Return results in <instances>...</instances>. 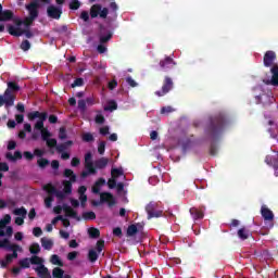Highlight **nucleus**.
<instances>
[{"mask_svg": "<svg viewBox=\"0 0 278 278\" xmlns=\"http://www.w3.org/2000/svg\"><path fill=\"white\" fill-rule=\"evenodd\" d=\"M227 125H229V119L225 113H217L208 118L204 127V136L207 140H212L210 155H217L218 147H216V140L220 138Z\"/></svg>", "mask_w": 278, "mask_h": 278, "instance_id": "f257e3e1", "label": "nucleus"}, {"mask_svg": "<svg viewBox=\"0 0 278 278\" xmlns=\"http://www.w3.org/2000/svg\"><path fill=\"white\" fill-rule=\"evenodd\" d=\"M110 164V160L108 157H100L92 162V152H87L85 154V168L86 170L81 172L80 177L86 179V177L90 175H97V168L99 170H103Z\"/></svg>", "mask_w": 278, "mask_h": 278, "instance_id": "f03ea898", "label": "nucleus"}, {"mask_svg": "<svg viewBox=\"0 0 278 278\" xmlns=\"http://www.w3.org/2000/svg\"><path fill=\"white\" fill-rule=\"evenodd\" d=\"M8 88L5 89L3 96H0V108H12L14 101H16V92L21 90V86L16 81H9L7 84Z\"/></svg>", "mask_w": 278, "mask_h": 278, "instance_id": "7ed1b4c3", "label": "nucleus"}, {"mask_svg": "<svg viewBox=\"0 0 278 278\" xmlns=\"http://www.w3.org/2000/svg\"><path fill=\"white\" fill-rule=\"evenodd\" d=\"M40 3H46L47 5H49V3H51V0H33L30 3L25 5V9L28 12V16H30L31 18H37L38 15L40 14V12L38 10H40Z\"/></svg>", "mask_w": 278, "mask_h": 278, "instance_id": "20e7f679", "label": "nucleus"}, {"mask_svg": "<svg viewBox=\"0 0 278 278\" xmlns=\"http://www.w3.org/2000/svg\"><path fill=\"white\" fill-rule=\"evenodd\" d=\"M261 216L264 218L267 229L275 227V213H273L268 206L263 205L261 207Z\"/></svg>", "mask_w": 278, "mask_h": 278, "instance_id": "39448f33", "label": "nucleus"}, {"mask_svg": "<svg viewBox=\"0 0 278 278\" xmlns=\"http://www.w3.org/2000/svg\"><path fill=\"white\" fill-rule=\"evenodd\" d=\"M8 33L10 36H15V38H21V36L25 35L27 38H34V33L29 30V28H21L13 25L8 26Z\"/></svg>", "mask_w": 278, "mask_h": 278, "instance_id": "423d86ee", "label": "nucleus"}, {"mask_svg": "<svg viewBox=\"0 0 278 278\" xmlns=\"http://www.w3.org/2000/svg\"><path fill=\"white\" fill-rule=\"evenodd\" d=\"M108 14H110V10L108 8L101 7V4H93L90 8L89 15L91 18H108Z\"/></svg>", "mask_w": 278, "mask_h": 278, "instance_id": "0eeeda50", "label": "nucleus"}, {"mask_svg": "<svg viewBox=\"0 0 278 278\" xmlns=\"http://www.w3.org/2000/svg\"><path fill=\"white\" fill-rule=\"evenodd\" d=\"M146 212L148 214V218H161V216L164 214L162 210L159 208V204L156 202H150L146 206Z\"/></svg>", "mask_w": 278, "mask_h": 278, "instance_id": "6e6552de", "label": "nucleus"}, {"mask_svg": "<svg viewBox=\"0 0 278 278\" xmlns=\"http://www.w3.org/2000/svg\"><path fill=\"white\" fill-rule=\"evenodd\" d=\"M174 88L173 78L165 76L163 80L162 90L155 91L156 97H164Z\"/></svg>", "mask_w": 278, "mask_h": 278, "instance_id": "1a4fd4ad", "label": "nucleus"}, {"mask_svg": "<svg viewBox=\"0 0 278 278\" xmlns=\"http://www.w3.org/2000/svg\"><path fill=\"white\" fill-rule=\"evenodd\" d=\"M47 15L49 18L60 21V18H62V7H55L53 4L49 5L47 8Z\"/></svg>", "mask_w": 278, "mask_h": 278, "instance_id": "9d476101", "label": "nucleus"}, {"mask_svg": "<svg viewBox=\"0 0 278 278\" xmlns=\"http://www.w3.org/2000/svg\"><path fill=\"white\" fill-rule=\"evenodd\" d=\"M275 60H277V53L273 50H268L263 56V64L266 68H270V66H275Z\"/></svg>", "mask_w": 278, "mask_h": 278, "instance_id": "9b49d317", "label": "nucleus"}, {"mask_svg": "<svg viewBox=\"0 0 278 278\" xmlns=\"http://www.w3.org/2000/svg\"><path fill=\"white\" fill-rule=\"evenodd\" d=\"M101 31L98 35L100 45H106V42H110L112 40V36L114 34L111 30H105L102 26H100Z\"/></svg>", "mask_w": 278, "mask_h": 278, "instance_id": "f8f14e48", "label": "nucleus"}, {"mask_svg": "<svg viewBox=\"0 0 278 278\" xmlns=\"http://www.w3.org/2000/svg\"><path fill=\"white\" fill-rule=\"evenodd\" d=\"M100 203H108L110 207H114L116 205V198L110 192L100 193Z\"/></svg>", "mask_w": 278, "mask_h": 278, "instance_id": "ddd939ff", "label": "nucleus"}, {"mask_svg": "<svg viewBox=\"0 0 278 278\" xmlns=\"http://www.w3.org/2000/svg\"><path fill=\"white\" fill-rule=\"evenodd\" d=\"M14 21V12L12 10H3V5L0 4V22L8 23Z\"/></svg>", "mask_w": 278, "mask_h": 278, "instance_id": "4468645a", "label": "nucleus"}, {"mask_svg": "<svg viewBox=\"0 0 278 278\" xmlns=\"http://www.w3.org/2000/svg\"><path fill=\"white\" fill-rule=\"evenodd\" d=\"M159 64L163 71H170V68H173V66H175L177 63H175L173 58L166 56L165 59L161 60Z\"/></svg>", "mask_w": 278, "mask_h": 278, "instance_id": "2eb2a0df", "label": "nucleus"}, {"mask_svg": "<svg viewBox=\"0 0 278 278\" xmlns=\"http://www.w3.org/2000/svg\"><path fill=\"white\" fill-rule=\"evenodd\" d=\"M35 270H36L38 277H40V278H51V273L49 271V268H47L45 266V264L40 265Z\"/></svg>", "mask_w": 278, "mask_h": 278, "instance_id": "dca6fc26", "label": "nucleus"}, {"mask_svg": "<svg viewBox=\"0 0 278 278\" xmlns=\"http://www.w3.org/2000/svg\"><path fill=\"white\" fill-rule=\"evenodd\" d=\"M270 73H271V79H270L271 86H278V63H275L271 66Z\"/></svg>", "mask_w": 278, "mask_h": 278, "instance_id": "f3484780", "label": "nucleus"}, {"mask_svg": "<svg viewBox=\"0 0 278 278\" xmlns=\"http://www.w3.org/2000/svg\"><path fill=\"white\" fill-rule=\"evenodd\" d=\"M63 212H65V216H68L70 218H76L77 220H79V218L77 217V211L68 206V204H63Z\"/></svg>", "mask_w": 278, "mask_h": 278, "instance_id": "a211bd4d", "label": "nucleus"}, {"mask_svg": "<svg viewBox=\"0 0 278 278\" xmlns=\"http://www.w3.org/2000/svg\"><path fill=\"white\" fill-rule=\"evenodd\" d=\"M189 212H190V214H191L193 220H200L201 218H203V216H205V215L203 214V212L200 211V210L197 208V207H191Z\"/></svg>", "mask_w": 278, "mask_h": 278, "instance_id": "6ab92c4d", "label": "nucleus"}, {"mask_svg": "<svg viewBox=\"0 0 278 278\" xmlns=\"http://www.w3.org/2000/svg\"><path fill=\"white\" fill-rule=\"evenodd\" d=\"M27 116L30 121H36V118H39V121H42V116H46L47 118L48 114L47 112L40 113L39 111H34L28 113Z\"/></svg>", "mask_w": 278, "mask_h": 278, "instance_id": "aec40b11", "label": "nucleus"}, {"mask_svg": "<svg viewBox=\"0 0 278 278\" xmlns=\"http://www.w3.org/2000/svg\"><path fill=\"white\" fill-rule=\"evenodd\" d=\"M5 157L11 162H16V160H23V153H21V151H15L13 155L12 152H8L5 154Z\"/></svg>", "mask_w": 278, "mask_h": 278, "instance_id": "412c9836", "label": "nucleus"}, {"mask_svg": "<svg viewBox=\"0 0 278 278\" xmlns=\"http://www.w3.org/2000/svg\"><path fill=\"white\" fill-rule=\"evenodd\" d=\"M12 254H7L8 255V261L12 262L13 260H16L18 257V251H21V245L15 244V248L11 249Z\"/></svg>", "mask_w": 278, "mask_h": 278, "instance_id": "4be33fe9", "label": "nucleus"}, {"mask_svg": "<svg viewBox=\"0 0 278 278\" xmlns=\"http://www.w3.org/2000/svg\"><path fill=\"white\" fill-rule=\"evenodd\" d=\"M0 249H8V251H11V249H16V244H12L10 239H3L0 240Z\"/></svg>", "mask_w": 278, "mask_h": 278, "instance_id": "5701e85b", "label": "nucleus"}, {"mask_svg": "<svg viewBox=\"0 0 278 278\" xmlns=\"http://www.w3.org/2000/svg\"><path fill=\"white\" fill-rule=\"evenodd\" d=\"M41 247H43L46 251H51V249H53V241L43 237L41 238Z\"/></svg>", "mask_w": 278, "mask_h": 278, "instance_id": "b1692460", "label": "nucleus"}, {"mask_svg": "<svg viewBox=\"0 0 278 278\" xmlns=\"http://www.w3.org/2000/svg\"><path fill=\"white\" fill-rule=\"evenodd\" d=\"M64 177H67L70 179V181H72L73 184H75V181H77V175H75V172H73V169L66 168L64 170Z\"/></svg>", "mask_w": 278, "mask_h": 278, "instance_id": "393cba45", "label": "nucleus"}, {"mask_svg": "<svg viewBox=\"0 0 278 278\" xmlns=\"http://www.w3.org/2000/svg\"><path fill=\"white\" fill-rule=\"evenodd\" d=\"M63 192L66 194H72L73 192V181L71 180H64L63 181Z\"/></svg>", "mask_w": 278, "mask_h": 278, "instance_id": "a878e982", "label": "nucleus"}, {"mask_svg": "<svg viewBox=\"0 0 278 278\" xmlns=\"http://www.w3.org/2000/svg\"><path fill=\"white\" fill-rule=\"evenodd\" d=\"M237 236L240 240H249V229H245L244 227L240 228Z\"/></svg>", "mask_w": 278, "mask_h": 278, "instance_id": "bb28decb", "label": "nucleus"}, {"mask_svg": "<svg viewBox=\"0 0 278 278\" xmlns=\"http://www.w3.org/2000/svg\"><path fill=\"white\" fill-rule=\"evenodd\" d=\"M50 262L53 264V266H64V262H62V258H60L58 254H53L50 258Z\"/></svg>", "mask_w": 278, "mask_h": 278, "instance_id": "cd10ccee", "label": "nucleus"}, {"mask_svg": "<svg viewBox=\"0 0 278 278\" xmlns=\"http://www.w3.org/2000/svg\"><path fill=\"white\" fill-rule=\"evenodd\" d=\"M10 223H12V216H10V214L4 215L0 220V229H5V225H10Z\"/></svg>", "mask_w": 278, "mask_h": 278, "instance_id": "c85d7f7f", "label": "nucleus"}, {"mask_svg": "<svg viewBox=\"0 0 278 278\" xmlns=\"http://www.w3.org/2000/svg\"><path fill=\"white\" fill-rule=\"evenodd\" d=\"M114 110H118V104L114 100H110L108 105L104 108L105 112H114Z\"/></svg>", "mask_w": 278, "mask_h": 278, "instance_id": "c756f323", "label": "nucleus"}, {"mask_svg": "<svg viewBox=\"0 0 278 278\" xmlns=\"http://www.w3.org/2000/svg\"><path fill=\"white\" fill-rule=\"evenodd\" d=\"M30 264L35 266H42L45 263V260L40 258L38 255H33L30 258Z\"/></svg>", "mask_w": 278, "mask_h": 278, "instance_id": "7c9ffc66", "label": "nucleus"}, {"mask_svg": "<svg viewBox=\"0 0 278 278\" xmlns=\"http://www.w3.org/2000/svg\"><path fill=\"white\" fill-rule=\"evenodd\" d=\"M136 233H138V226H136V224L129 225L127 228V236L131 238L136 236Z\"/></svg>", "mask_w": 278, "mask_h": 278, "instance_id": "2f4dec72", "label": "nucleus"}, {"mask_svg": "<svg viewBox=\"0 0 278 278\" xmlns=\"http://www.w3.org/2000/svg\"><path fill=\"white\" fill-rule=\"evenodd\" d=\"M88 233L90 238H94V239L100 238L101 236V231L99 230V228H94V227L89 228Z\"/></svg>", "mask_w": 278, "mask_h": 278, "instance_id": "473e14b6", "label": "nucleus"}, {"mask_svg": "<svg viewBox=\"0 0 278 278\" xmlns=\"http://www.w3.org/2000/svg\"><path fill=\"white\" fill-rule=\"evenodd\" d=\"M88 260H89V262H91V264H94V262H97V260H99V253H97V251H94V250H89Z\"/></svg>", "mask_w": 278, "mask_h": 278, "instance_id": "72a5a7b5", "label": "nucleus"}, {"mask_svg": "<svg viewBox=\"0 0 278 278\" xmlns=\"http://www.w3.org/2000/svg\"><path fill=\"white\" fill-rule=\"evenodd\" d=\"M53 278H64V269L60 267H54L52 270Z\"/></svg>", "mask_w": 278, "mask_h": 278, "instance_id": "f704fd0d", "label": "nucleus"}, {"mask_svg": "<svg viewBox=\"0 0 278 278\" xmlns=\"http://www.w3.org/2000/svg\"><path fill=\"white\" fill-rule=\"evenodd\" d=\"M13 214L15 216H21L22 218H25L27 216V210L24 206H22L20 208H15L13 211Z\"/></svg>", "mask_w": 278, "mask_h": 278, "instance_id": "c9c22d12", "label": "nucleus"}, {"mask_svg": "<svg viewBox=\"0 0 278 278\" xmlns=\"http://www.w3.org/2000/svg\"><path fill=\"white\" fill-rule=\"evenodd\" d=\"M36 20V17H31V16H27L23 20V25L25 26V29H29L30 26L34 25V21Z\"/></svg>", "mask_w": 278, "mask_h": 278, "instance_id": "e433bc0d", "label": "nucleus"}, {"mask_svg": "<svg viewBox=\"0 0 278 278\" xmlns=\"http://www.w3.org/2000/svg\"><path fill=\"white\" fill-rule=\"evenodd\" d=\"M45 121H47L46 115L42 116V119L36 122L35 129H38L39 131H42V129H47L45 128Z\"/></svg>", "mask_w": 278, "mask_h": 278, "instance_id": "4c0bfd02", "label": "nucleus"}, {"mask_svg": "<svg viewBox=\"0 0 278 278\" xmlns=\"http://www.w3.org/2000/svg\"><path fill=\"white\" fill-rule=\"evenodd\" d=\"M83 218L84 220H94L97 218V214L92 211L85 212L83 213Z\"/></svg>", "mask_w": 278, "mask_h": 278, "instance_id": "58836bf2", "label": "nucleus"}, {"mask_svg": "<svg viewBox=\"0 0 278 278\" xmlns=\"http://www.w3.org/2000/svg\"><path fill=\"white\" fill-rule=\"evenodd\" d=\"M18 264L21 268H29L31 261L29 257H25L23 260H20Z\"/></svg>", "mask_w": 278, "mask_h": 278, "instance_id": "ea45409f", "label": "nucleus"}, {"mask_svg": "<svg viewBox=\"0 0 278 278\" xmlns=\"http://www.w3.org/2000/svg\"><path fill=\"white\" fill-rule=\"evenodd\" d=\"M122 175H124L122 168H113V169L111 170V176H112L114 179H118L119 177H122Z\"/></svg>", "mask_w": 278, "mask_h": 278, "instance_id": "a19ab883", "label": "nucleus"}, {"mask_svg": "<svg viewBox=\"0 0 278 278\" xmlns=\"http://www.w3.org/2000/svg\"><path fill=\"white\" fill-rule=\"evenodd\" d=\"M37 166H39V168H47V166H49V161L45 157H40L37 160Z\"/></svg>", "mask_w": 278, "mask_h": 278, "instance_id": "79ce46f5", "label": "nucleus"}, {"mask_svg": "<svg viewBox=\"0 0 278 278\" xmlns=\"http://www.w3.org/2000/svg\"><path fill=\"white\" fill-rule=\"evenodd\" d=\"M29 252L31 253V255H38V253H40V244L33 243L29 248Z\"/></svg>", "mask_w": 278, "mask_h": 278, "instance_id": "37998d69", "label": "nucleus"}, {"mask_svg": "<svg viewBox=\"0 0 278 278\" xmlns=\"http://www.w3.org/2000/svg\"><path fill=\"white\" fill-rule=\"evenodd\" d=\"M20 49H22V51H29L31 49V43L29 40L25 39L22 41Z\"/></svg>", "mask_w": 278, "mask_h": 278, "instance_id": "c03bdc74", "label": "nucleus"}, {"mask_svg": "<svg viewBox=\"0 0 278 278\" xmlns=\"http://www.w3.org/2000/svg\"><path fill=\"white\" fill-rule=\"evenodd\" d=\"M79 18L84 21V23H90V13L88 11H81Z\"/></svg>", "mask_w": 278, "mask_h": 278, "instance_id": "a18cd8bd", "label": "nucleus"}, {"mask_svg": "<svg viewBox=\"0 0 278 278\" xmlns=\"http://www.w3.org/2000/svg\"><path fill=\"white\" fill-rule=\"evenodd\" d=\"M43 190H47L48 194H54L58 192V188H55L53 185L49 184L43 187Z\"/></svg>", "mask_w": 278, "mask_h": 278, "instance_id": "49530a36", "label": "nucleus"}, {"mask_svg": "<svg viewBox=\"0 0 278 278\" xmlns=\"http://www.w3.org/2000/svg\"><path fill=\"white\" fill-rule=\"evenodd\" d=\"M81 8V2L79 0H72L70 2V10H79Z\"/></svg>", "mask_w": 278, "mask_h": 278, "instance_id": "de8ad7c7", "label": "nucleus"}, {"mask_svg": "<svg viewBox=\"0 0 278 278\" xmlns=\"http://www.w3.org/2000/svg\"><path fill=\"white\" fill-rule=\"evenodd\" d=\"M96 249H97L98 253H101V251H103V249H105V241L103 239L98 240Z\"/></svg>", "mask_w": 278, "mask_h": 278, "instance_id": "09e8293b", "label": "nucleus"}, {"mask_svg": "<svg viewBox=\"0 0 278 278\" xmlns=\"http://www.w3.org/2000/svg\"><path fill=\"white\" fill-rule=\"evenodd\" d=\"M83 141L84 142H94V136L90 132H86L83 135Z\"/></svg>", "mask_w": 278, "mask_h": 278, "instance_id": "8fccbe9b", "label": "nucleus"}, {"mask_svg": "<svg viewBox=\"0 0 278 278\" xmlns=\"http://www.w3.org/2000/svg\"><path fill=\"white\" fill-rule=\"evenodd\" d=\"M51 136V132L46 128L41 130V140H43V142H47V140H49Z\"/></svg>", "mask_w": 278, "mask_h": 278, "instance_id": "3c124183", "label": "nucleus"}, {"mask_svg": "<svg viewBox=\"0 0 278 278\" xmlns=\"http://www.w3.org/2000/svg\"><path fill=\"white\" fill-rule=\"evenodd\" d=\"M47 147H49V149H55L58 147V140L56 139H49L46 141Z\"/></svg>", "mask_w": 278, "mask_h": 278, "instance_id": "603ef678", "label": "nucleus"}, {"mask_svg": "<svg viewBox=\"0 0 278 278\" xmlns=\"http://www.w3.org/2000/svg\"><path fill=\"white\" fill-rule=\"evenodd\" d=\"M54 197H56V199H59V201H64L66 199V193L64 191H60L56 189Z\"/></svg>", "mask_w": 278, "mask_h": 278, "instance_id": "864d4df0", "label": "nucleus"}, {"mask_svg": "<svg viewBox=\"0 0 278 278\" xmlns=\"http://www.w3.org/2000/svg\"><path fill=\"white\" fill-rule=\"evenodd\" d=\"M84 86V78H76L72 84V88H77Z\"/></svg>", "mask_w": 278, "mask_h": 278, "instance_id": "5fc2aeb1", "label": "nucleus"}, {"mask_svg": "<svg viewBox=\"0 0 278 278\" xmlns=\"http://www.w3.org/2000/svg\"><path fill=\"white\" fill-rule=\"evenodd\" d=\"M98 153L103 155L105 153V141H101L98 146Z\"/></svg>", "mask_w": 278, "mask_h": 278, "instance_id": "6e6d98bb", "label": "nucleus"}, {"mask_svg": "<svg viewBox=\"0 0 278 278\" xmlns=\"http://www.w3.org/2000/svg\"><path fill=\"white\" fill-rule=\"evenodd\" d=\"M126 83L128 84V86H130V88H136L138 86V83H136V80H134L131 76H128L126 78Z\"/></svg>", "mask_w": 278, "mask_h": 278, "instance_id": "4d7b16f0", "label": "nucleus"}, {"mask_svg": "<svg viewBox=\"0 0 278 278\" xmlns=\"http://www.w3.org/2000/svg\"><path fill=\"white\" fill-rule=\"evenodd\" d=\"M108 186L111 190H114L116 188V178L112 177L108 180Z\"/></svg>", "mask_w": 278, "mask_h": 278, "instance_id": "13d9d810", "label": "nucleus"}, {"mask_svg": "<svg viewBox=\"0 0 278 278\" xmlns=\"http://www.w3.org/2000/svg\"><path fill=\"white\" fill-rule=\"evenodd\" d=\"M96 123L98 125H103V123H105V116H103L102 114L96 115Z\"/></svg>", "mask_w": 278, "mask_h": 278, "instance_id": "bf43d9fd", "label": "nucleus"}, {"mask_svg": "<svg viewBox=\"0 0 278 278\" xmlns=\"http://www.w3.org/2000/svg\"><path fill=\"white\" fill-rule=\"evenodd\" d=\"M59 138H60V140H66V128H64V127L60 128Z\"/></svg>", "mask_w": 278, "mask_h": 278, "instance_id": "052dcab7", "label": "nucleus"}, {"mask_svg": "<svg viewBox=\"0 0 278 278\" xmlns=\"http://www.w3.org/2000/svg\"><path fill=\"white\" fill-rule=\"evenodd\" d=\"M33 235L35 236V238H40V236H42V228L40 227H35L33 229Z\"/></svg>", "mask_w": 278, "mask_h": 278, "instance_id": "680f3d73", "label": "nucleus"}, {"mask_svg": "<svg viewBox=\"0 0 278 278\" xmlns=\"http://www.w3.org/2000/svg\"><path fill=\"white\" fill-rule=\"evenodd\" d=\"M54 199L53 195H49L48 198L45 199V205L46 207L50 208L51 207V203H53Z\"/></svg>", "mask_w": 278, "mask_h": 278, "instance_id": "e2e57ef3", "label": "nucleus"}, {"mask_svg": "<svg viewBox=\"0 0 278 278\" xmlns=\"http://www.w3.org/2000/svg\"><path fill=\"white\" fill-rule=\"evenodd\" d=\"M77 255H78V253H77L76 251L70 252V253L67 254V260H68L70 262H73V261L77 260Z\"/></svg>", "mask_w": 278, "mask_h": 278, "instance_id": "0e129e2a", "label": "nucleus"}, {"mask_svg": "<svg viewBox=\"0 0 278 278\" xmlns=\"http://www.w3.org/2000/svg\"><path fill=\"white\" fill-rule=\"evenodd\" d=\"M8 264H12V261L8 260V254L5 255V260L0 261L1 268H8Z\"/></svg>", "mask_w": 278, "mask_h": 278, "instance_id": "69168bd1", "label": "nucleus"}, {"mask_svg": "<svg viewBox=\"0 0 278 278\" xmlns=\"http://www.w3.org/2000/svg\"><path fill=\"white\" fill-rule=\"evenodd\" d=\"M104 45L105 43L98 45V47H97L98 53H105V51H108V48Z\"/></svg>", "mask_w": 278, "mask_h": 278, "instance_id": "338daca9", "label": "nucleus"}, {"mask_svg": "<svg viewBox=\"0 0 278 278\" xmlns=\"http://www.w3.org/2000/svg\"><path fill=\"white\" fill-rule=\"evenodd\" d=\"M116 86H118V81H116V79L109 81V90H114Z\"/></svg>", "mask_w": 278, "mask_h": 278, "instance_id": "774afa93", "label": "nucleus"}]
</instances>
